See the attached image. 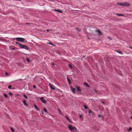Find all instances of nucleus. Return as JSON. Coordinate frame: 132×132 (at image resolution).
Returning a JSON list of instances; mask_svg holds the SVG:
<instances>
[{"label": "nucleus", "mask_w": 132, "mask_h": 132, "mask_svg": "<svg viewBox=\"0 0 132 132\" xmlns=\"http://www.w3.org/2000/svg\"><path fill=\"white\" fill-rule=\"evenodd\" d=\"M44 98L43 97H41L40 98V100L42 101V102L45 103H46V101L44 99Z\"/></svg>", "instance_id": "39448f33"}, {"label": "nucleus", "mask_w": 132, "mask_h": 132, "mask_svg": "<svg viewBox=\"0 0 132 132\" xmlns=\"http://www.w3.org/2000/svg\"><path fill=\"white\" fill-rule=\"evenodd\" d=\"M44 111L46 113H48V112L47 110L45 109H44Z\"/></svg>", "instance_id": "a878e982"}, {"label": "nucleus", "mask_w": 132, "mask_h": 132, "mask_svg": "<svg viewBox=\"0 0 132 132\" xmlns=\"http://www.w3.org/2000/svg\"><path fill=\"white\" fill-rule=\"evenodd\" d=\"M96 31V32H98V33H99L100 34L99 35H101L102 34V33L99 30V29H97Z\"/></svg>", "instance_id": "9b49d317"}, {"label": "nucleus", "mask_w": 132, "mask_h": 132, "mask_svg": "<svg viewBox=\"0 0 132 132\" xmlns=\"http://www.w3.org/2000/svg\"><path fill=\"white\" fill-rule=\"evenodd\" d=\"M116 51H117L118 53H119L120 54H123V52L121 51H118V50H116Z\"/></svg>", "instance_id": "f8f14e48"}, {"label": "nucleus", "mask_w": 132, "mask_h": 132, "mask_svg": "<svg viewBox=\"0 0 132 132\" xmlns=\"http://www.w3.org/2000/svg\"><path fill=\"white\" fill-rule=\"evenodd\" d=\"M15 43L16 44H18L19 46L20 47V46L21 45V44L20 43H19V42H15Z\"/></svg>", "instance_id": "412c9836"}, {"label": "nucleus", "mask_w": 132, "mask_h": 132, "mask_svg": "<svg viewBox=\"0 0 132 132\" xmlns=\"http://www.w3.org/2000/svg\"><path fill=\"white\" fill-rule=\"evenodd\" d=\"M116 15L119 16H124V15L123 14H119L118 13Z\"/></svg>", "instance_id": "2eb2a0df"}, {"label": "nucleus", "mask_w": 132, "mask_h": 132, "mask_svg": "<svg viewBox=\"0 0 132 132\" xmlns=\"http://www.w3.org/2000/svg\"><path fill=\"white\" fill-rule=\"evenodd\" d=\"M14 48H12V50H14Z\"/></svg>", "instance_id": "79ce46f5"}, {"label": "nucleus", "mask_w": 132, "mask_h": 132, "mask_svg": "<svg viewBox=\"0 0 132 132\" xmlns=\"http://www.w3.org/2000/svg\"><path fill=\"white\" fill-rule=\"evenodd\" d=\"M8 88H9L10 89H11V85L9 86H8Z\"/></svg>", "instance_id": "c85d7f7f"}, {"label": "nucleus", "mask_w": 132, "mask_h": 132, "mask_svg": "<svg viewBox=\"0 0 132 132\" xmlns=\"http://www.w3.org/2000/svg\"><path fill=\"white\" fill-rule=\"evenodd\" d=\"M5 74L6 75V76H9V74L7 72H6L5 73Z\"/></svg>", "instance_id": "bb28decb"}, {"label": "nucleus", "mask_w": 132, "mask_h": 132, "mask_svg": "<svg viewBox=\"0 0 132 132\" xmlns=\"http://www.w3.org/2000/svg\"><path fill=\"white\" fill-rule=\"evenodd\" d=\"M68 67H69L70 69H72L73 68V67L71 66V65L70 64H68Z\"/></svg>", "instance_id": "ddd939ff"}, {"label": "nucleus", "mask_w": 132, "mask_h": 132, "mask_svg": "<svg viewBox=\"0 0 132 132\" xmlns=\"http://www.w3.org/2000/svg\"><path fill=\"white\" fill-rule=\"evenodd\" d=\"M3 95L4 96L5 98H6L8 97V96L6 94H3Z\"/></svg>", "instance_id": "b1692460"}, {"label": "nucleus", "mask_w": 132, "mask_h": 132, "mask_svg": "<svg viewBox=\"0 0 132 132\" xmlns=\"http://www.w3.org/2000/svg\"><path fill=\"white\" fill-rule=\"evenodd\" d=\"M65 117L70 122H71L70 120L69 119V118H68V116H65Z\"/></svg>", "instance_id": "f3484780"}, {"label": "nucleus", "mask_w": 132, "mask_h": 132, "mask_svg": "<svg viewBox=\"0 0 132 132\" xmlns=\"http://www.w3.org/2000/svg\"><path fill=\"white\" fill-rule=\"evenodd\" d=\"M26 61L29 62H31V60L28 58H26Z\"/></svg>", "instance_id": "dca6fc26"}, {"label": "nucleus", "mask_w": 132, "mask_h": 132, "mask_svg": "<svg viewBox=\"0 0 132 132\" xmlns=\"http://www.w3.org/2000/svg\"><path fill=\"white\" fill-rule=\"evenodd\" d=\"M9 94H10V95H12V93H11L9 92Z\"/></svg>", "instance_id": "f704fd0d"}, {"label": "nucleus", "mask_w": 132, "mask_h": 132, "mask_svg": "<svg viewBox=\"0 0 132 132\" xmlns=\"http://www.w3.org/2000/svg\"><path fill=\"white\" fill-rule=\"evenodd\" d=\"M20 47L24 49H25L27 50H28L29 48L27 46L25 45H22L21 44Z\"/></svg>", "instance_id": "7ed1b4c3"}, {"label": "nucleus", "mask_w": 132, "mask_h": 132, "mask_svg": "<svg viewBox=\"0 0 132 132\" xmlns=\"http://www.w3.org/2000/svg\"><path fill=\"white\" fill-rule=\"evenodd\" d=\"M53 11L55 12H57L60 13H62V10H53Z\"/></svg>", "instance_id": "6e6552de"}, {"label": "nucleus", "mask_w": 132, "mask_h": 132, "mask_svg": "<svg viewBox=\"0 0 132 132\" xmlns=\"http://www.w3.org/2000/svg\"><path fill=\"white\" fill-rule=\"evenodd\" d=\"M77 91L78 92L81 91V90L80 89L79 87H77Z\"/></svg>", "instance_id": "6ab92c4d"}, {"label": "nucleus", "mask_w": 132, "mask_h": 132, "mask_svg": "<svg viewBox=\"0 0 132 132\" xmlns=\"http://www.w3.org/2000/svg\"><path fill=\"white\" fill-rule=\"evenodd\" d=\"M123 6H129L130 5L129 4L126 2L123 3Z\"/></svg>", "instance_id": "20e7f679"}, {"label": "nucleus", "mask_w": 132, "mask_h": 132, "mask_svg": "<svg viewBox=\"0 0 132 132\" xmlns=\"http://www.w3.org/2000/svg\"><path fill=\"white\" fill-rule=\"evenodd\" d=\"M92 112V111L90 110L89 111V113H91Z\"/></svg>", "instance_id": "7c9ffc66"}, {"label": "nucleus", "mask_w": 132, "mask_h": 132, "mask_svg": "<svg viewBox=\"0 0 132 132\" xmlns=\"http://www.w3.org/2000/svg\"><path fill=\"white\" fill-rule=\"evenodd\" d=\"M23 104H24V105L25 106H28V104L27 103L26 101L24 100L23 101Z\"/></svg>", "instance_id": "9d476101"}, {"label": "nucleus", "mask_w": 132, "mask_h": 132, "mask_svg": "<svg viewBox=\"0 0 132 132\" xmlns=\"http://www.w3.org/2000/svg\"><path fill=\"white\" fill-rule=\"evenodd\" d=\"M130 118L132 119V116L130 117Z\"/></svg>", "instance_id": "a19ab883"}, {"label": "nucleus", "mask_w": 132, "mask_h": 132, "mask_svg": "<svg viewBox=\"0 0 132 132\" xmlns=\"http://www.w3.org/2000/svg\"><path fill=\"white\" fill-rule=\"evenodd\" d=\"M101 102V103H102L103 104H104L105 103L104 102H103V101H102Z\"/></svg>", "instance_id": "c756f323"}, {"label": "nucleus", "mask_w": 132, "mask_h": 132, "mask_svg": "<svg viewBox=\"0 0 132 132\" xmlns=\"http://www.w3.org/2000/svg\"><path fill=\"white\" fill-rule=\"evenodd\" d=\"M34 107L36 109H37V110L38 111H39L40 110L35 105H34Z\"/></svg>", "instance_id": "4468645a"}, {"label": "nucleus", "mask_w": 132, "mask_h": 132, "mask_svg": "<svg viewBox=\"0 0 132 132\" xmlns=\"http://www.w3.org/2000/svg\"><path fill=\"white\" fill-rule=\"evenodd\" d=\"M11 130L13 132L14 131V130H13V128H11Z\"/></svg>", "instance_id": "c9c22d12"}, {"label": "nucleus", "mask_w": 132, "mask_h": 132, "mask_svg": "<svg viewBox=\"0 0 132 132\" xmlns=\"http://www.w3.org/2000/svg\"><path fill=\"white\" fill-rule=\"evenodd\" d=\"M15 38L16 39V40L17 41L23 43H25V42H27V41L23 38L18 37L16 38Z\"/></svg>", "instance_id": "f257e3e1"}, {"label": "nucleus", "mask_w": 132, "mask_h": 132, "mask_svg": "<svg viewBox=\"0 0 132 132\" xmlns=\"http://www.w3.org/2000/svg\"><path fill=\"white\" fill-rule=\"evenodd\" d=\"M129 47L131 49H132V46H130Z\"/></svg>", "instance_id": "58836bf2"}, {"label": "nucleus", "mask_w": 132, "mask_h": 132, "mask_svg": "<svg viewBox=\"0 0 132 132\" xmlns=\"http://www.w3.org/2000/svg\"><path fill=\"white\" fill-rule=\"evenodd\" d=\"M95 92H97V91H96V90H95Z\"/></svg>", "instance_id": "37998d69"}, {"label": "nucleus", "mask_w": 132, "mask_h": 132, "mask_svg": "<svg viewBox=\"0 0 132 132\" xmlns=\"http://www.w3.org/2000/svg\"><path fill=\"white\" fill-rule=\"evenodd\" d=\"M23 96L25 97L26 99H28V97H27V96L25 94H24L23 95Z\"/></svg>", "instance_id": "5701e85b"}, {"label": "nucleus", "mask_w": 132, "mask_h": 132, "mask_svg": "<svg viewBox=\"0 0 132 132\" xmlns=\"http://www.w3.org/2000/svg\"><path fill=\"white\" fill-rule=\"evenodd\" d=\"M84 84L86 85V86L88 87H89V86L86 83L84 82Z\"/></svg>", "instance_id": "4be33fe9"}, {"label": "nucleus", "mask_w": 132, "mask_h": 132, "mask_svg": "<svg viewBox=\"0 0 132 132\" xmlns=\"http://www.w3.org/2000/svg\"><path fill=\"white\" fill-rule=\"evenodd\" d=\"M117 4L120 6H123V3H120L118 2L117 3Z\"/></svg>", "instance_id": "1a4fd4ad"}, {"label": "nucleus", "mask_w": 132, "mask_h": 132, "mask_svg": "<svg viewBox=\"0 0 132 132\" xmlns=\"http://www.w3.org/2000/svg\"><path fill=\"white\" fill-rule=\"evenodd\" d=\"M83 106L84 108L86 109H88V108L85 105H84Z\"/></svg>", "instance_id": "393cba45"}, {"label": "nucleus", "mask_w": 132, "mask_h": 132, "mask_svg": "<svg viewBox=\"0 0 132 132\" xmlns=\"http://www.w3.org/2000/svg\"><path fill=\"white\" fill-rule=\"evenodd\" d=\"M42 113L43 114H44V113H43V111H42Z\"/></svg>", "instance_id": "ea45409f"}, {"label": "nucleus", "mask_w": 132, "mask_h": 132, "mask_svg": "<svg viewBox=\"0 0 132 132\" xmlns=\"http://www.w3.org/2000/svg\"><path fill=\"white\" fill-rule=\"evenodd\" d=\"M98 117L99 118H100L101 117V116L100 115H98Z\"/></svg>", "instance_id": "473e14b6"}, {"label": "nucleus", "mask_w": 132, "mask_h": 132, "mask_svg": "<svg viewBox=\"0 0 132 132\" xmlns=\"http://www.w3.org/2000/svg\"><path fill=\"white\" fill-rule=\"evenodd\" d=\"M33 87L34 88H36V86L35 85H34L33 86Z\"/></svg>", "instance_id": "2f4dec72"}, {"label": "nucleus", "mask_w": 132, "mask_h": 132, "mask_svg": "<svg viewBox=\"0 0 132 132\" xmlns=\"http://www.w3.org/2000/svg\"><path fill=\"white\" fill-rule=\"evenodd\" d=\"M49 86H50V87L53 90H54L55 89V88L53 87L50 84H49Z\"/></svg>", "instance_id": "aec40b11"}, {"label": "nucleus", "mask_w": 132, "mask_h": 132, "mask_svg": "<svg viewBox=\"0 0 132 132\" xmlns=\"http://www.w3.org/2000/svg\"><path fill=\"white\" fill-rule=\"evenodd\" d=\"M70 88L71 89L72 92L73 93L75 94V90H76L74 88H73L72 87H70Z\"/></svg>", "instance_id": "423d86ee"}, {"label": "nucleus", "mask_w": 132, "mask_h": 132, "mask_svg": "<svg viewBox=\"0 0 132 132\" xmlns=\"http://www.w3.org/2000/svg\"><path fill=\"white\" fill-rule=\"evenodd\" d=\"M82 117V116L81 115H80L79 116L80 118H81Z\"/></svg>", "instance_id": "72a5a7b5"}, {"label": "nucleus", "mask_w": 132, "mask_h": 132, "mask_svg": "<svg viewBox=\"0 0 132 132\" xmlns=\"http://www.w3.org/2000/svg\"><path fill=\"white\" fill-rule=\"evenodd\" d=\"M68 128L71 131H75L76 129L73 127L71 125H69Z\"/></svg>", "instance_id": "f03ea898"}, {"label": "nucleus", "mask_w": 132, "mask_h": 132, "mask_svg": "<svg viewBox=\"0 0 132 132\" xmlns=\"http://www.w3.org/2000/svg\"><path fill=\"white\" fill-rule=\"evenodd\" d=\"M49 44H50V45H53V44L52 43H49Z\"/></svg>", "instance_id": "e433bc0d"}, {"label": "nucleus", "mask_w": 132, "mask_h": 132, "mask_svg": "<svg viewBox=\"0 0 132 132\" xmlns=\"http://www.w3.org/2000/svg\"><path fill=\"white\" fill-rule=\"evenodd\" d=\"M51 65L53 68L54 67H55L57 66V65L56 64L53 62H52L51 63Z\"/></svg>", "instance_id": "0eeeda50"}, {"label": "nucleus", "mask_w": 132, "mask_h": 132, "mask_svg": "<svg viewBox=\"0 0 132 132\" xmlns=\"http://www.w3.org/2000/svg\"><path fill=\"white\" fill-rule=\"evenodd\" d=\"M132 129V128L131 127H130L128 130V131H130Z\"/></svg>", "instance_id": "cd10ccee"}, {"label": "nucleus", "mask_w": 132, "mask_h": 132, "mask_svg": "<svg viewBox=\"0 0 132 132\" xmlns=\"http://www.w3.org/2000/svg\"><path fill=\"white\" fill-rule=\"evenodd\" d=\"M50 30H49V29H47L46 30V31L47 32L48 31Z\"/></svg>", "instance_id": "4c0bfd02"}, {"label": "nucleus", "mask_w": 132, "mask_h": 132, "mask_svg": "<svg viewBox=\"0 0 132 132\" xmlns=\"http://www.w3.org/2000/svg\"><path fill=\"white\" fill-rule=\"evenodd\" d=\"M67 79L68 81V82L69 83V84H70L71 83V82L70 79L69 78H67Z\"/></svg>", "instance_id": "a211bd4d"}]
</instances>
